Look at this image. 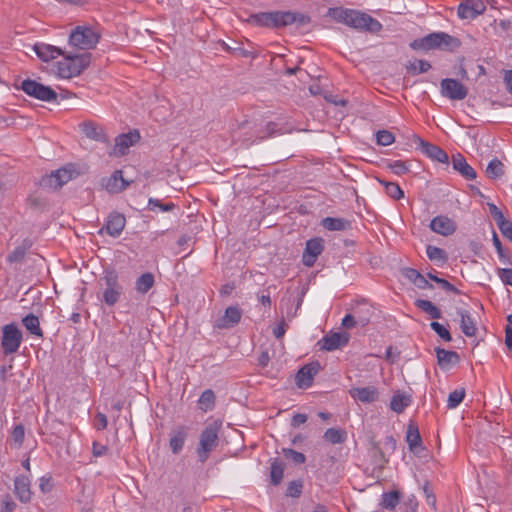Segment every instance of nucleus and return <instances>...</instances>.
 Returning <instances> with one entry per match:
<instances>
[{"instance_id":"bb28decb","label":"nucleus","mask_w":512,"mask_h":512,"mask_svg":"<svg viewBox=\"0 0 512 512\" xmlns=\"http://www.w3.org/2000/svg\"><path fill=\"white\" fill-rule=\"evenodd\" d=\"M457 315L460 317V328L467 337H474L477 333V327L470 312L465 309H457Z\"/></svg>"},{"instance_id":"f257e3e1","label":"nucleus","mask_w":512,"mask_h":512,"mask_svg":"<svg viewBox=\"0 0 512 512\" xmlns=\"http://www.w3.org/2000/svg\"><path fill=\"white\" fill-rule=\"evenodd\" d=\"M328 16L338 23H343L357 30L375 33L382 29V25L377 19L358 10L342 7L330 8L328 10Z\"/></svg>"},{"instance_id":"4c0bfd02","label":"nucleus","mask_w":512,"mask_h":512,"mask_svg":"<svg viewBox=\"0 0 512 512\" xmlns=\"http://www.w3.org/2000/svg\"><path fill=\"white\" fill-rule=\"evenodd\" d=\"M415 306L429 314L433 319H440L442 317L440 309L429 300L417 299L415 301Z\"/></svg>"},{"instance_id":"a19ab883","label":"nucleus","mask_w":512,"mask_h":512,"mask_svg":"<svg viewBox=\"0 0 512 512\" xmlns=\"http://www.w3.org/2000/svg\"><path fill=\"white\" fill-rule=\"evenodd\" d=\"M199 408L204 411L208 412L211 411L215 406V394L213 390L207 389L203 391L201 394L199 400H198Z\"/></svg>"},{"instance_id":"dca6fc26","label":"nucleus","mask_w":512,"mask_h":512,"mask_svg":"<svg viewBox=\"0 0 512 512\" xmlns=\"http://www.w3.org/2000/svg\"><path fill=\"white\" fill-rule=\"evenodd\" d=\"M429 227L437 234L450 236L456 231L457 224L448 216L438 215L431 220Z\"/></svg>"},{"instance_id":"4468645a","label":"nucleus","mask_w":512,"mask_h":512,"mask_svg":"<svg viewBox=\"0 0 512 512\" xmlns=\"http://www.w3.org/2000/svg\"><path fill=\"white\" fill-rule=\"evenodd\" d=\"M324 241L322 238H312L306 242V247L302 255V262L307 267H312L318 256L324 249Z\"/></svg>"},{"instance_id":"603ef678","label":"nucleus","mask_w":512,"mask_h":512,"mask_svg":"<svg viewBox=\"0 0 512 512\" xmlns=\"http://www.w3.org/2000/svg\"><path fill=\"white\" fill-rule=\"evenodd\" d=\"M303 482L301 480H293L289 482L286 490V495L293 498H298L302 493Z\"/></svg>"},{"instance_id":"f704fd0d","label":"nucleus","mask_w":512,"mask_h":512,"mask_svg":"<svg viewBox=\"0 0 512 512\" xmlns=\"http://www.w3.org/2000/svg\"><path fill=\"white\" fill-rule=\"evenodd\" d=\"M154 283V275L151 272H146L136 279L135 289L140 294H146L154 286Z\"/></svg>"},{"instance_id":"9b49d317","label":"nucleus","mask_w":512,"mask_h":512,"mask_svg":"<svg viewBox=\"0 0 512 512\" xmlns=\"http://www.w3.org/2000/svg\"><path fill=\"white\" fill-rule=\"evenodd\" d=\"M413 141L421 149L422 153L430 159L439 163H448V154L439 146L429 143L417 135H413Z\"/></svg>"},{"instance_id":"6e6552de","label":"nucleus","mask_w":512,"mask_h":512,"mask_svg":"<svg viewBox=\"0 0 512 512\" xmlns=\"http://www.w3.org/2000/svg\"><path fill=\"white\" fill-rule=\"evenodd\" d=\"M100 35L90 27L77 26L69 36V44L81 50H89L99 42Z\"/></svg>"},{"instance_id":"5fc2aeb1","label":"nucleus","mask_w":512,"mask_h":512,"mask_svg":"<svg viewBox=\"0 0 512 512\" xmlns=\"http://www.w3.org/2000/svg\"><path fill=\"white\" fill-rule=\"evenodd\" d=\"M427 276L434 282L438 283L439 285H441V287L446 290V291H449V292H453V293H456V294H459L460 291L453 285L451 284L450 282H448L447 280L443 279V278H439L437 277L436 275L432 274V273H428Z\"/></svg>"},{"instance_id":"5701e85b","label":"nucleus","mask_w":512,"mask_h":512,"mask_svg":"<svg viewBox=\"0 0 512 512\" xmlns=\"http://www.w3.org/2000/svg\"><path fill=\"white\" fill-rule=\"evenodd\" d=\"M30 486L31 482L28 476H17L14 480V492L22 503H28L31 500Z\"/></svg>"},{"instance_id":"473e14b6","label":"nucleus","mask_w":512,"mask_h":512,"mask_svg":"<svg viewBox=\"0 0 512 512\" xmlns=\"http://www.w3.org/2000/svg\"><path fill=\"white\" fill-rule=\"evenodd\" d=\"M22 324L31 335L37 336L39 338L43 337V331L40 327L39 319L33 313L26 315L22 319Z\"/></svg>"},{"instance_id":"20e7f679","label":"nucleus","mask_w":512,"mask_h":512,"mask_svg":"<svg viewBox=\"0 0 512 512\" xmlns=\"http://www.w3.org/2000/svg\"><path fill=\"white\" fill-rule=\"evenodd\" d=\"M64 58L56 63V74L61 78H72L81 74V72L90 64L91 54L65 53Z\"/></svg>"},{"instance_id":"f03ea898","label":"nucleus","mask_w":512,"mask_h":512,"mask_svg":"<svg viewBox=\"0 0 512 512\" xmlns=\"http://www.w3.org/2000/svg\"><path fill=\"white\" fill-rule=\"evenodd\" d=\"M248 21L261 27L279 28L298 23L306 25L310 22L309 16L291 11H273L252 14Z\"/></svg>"},{"instance_id":"0eeeda50","label":"nucleus","mask_w":512,"mask_h":512,"mask_svg":"<svg viewBox=\"0 0 512 512\" xmlns=\"http://www.w3.org/2000/svg\"><path fill=\"white\" fill-rule=\"evenodd\" d=\"M79 174L80 172L76 165L67 164L64 167L51 172L49 175L42 177L40 185L44 189L58 190L64 184L79 176Z\"/></svg>"},{"instance_id":"423d86ee","label":"nucleus","mask_w":512,"mask_h":512,"mask_svg":"<svg viewBox=\"0 0 512 512\" xmlns=\"http://www.w3.org/2000/svg\"><path fill=\"white\" fill-rule=\"evenodd\" d=\"M100 284L104 285L102 301L108 306H114L123 294V286L119 282V276L115 269L106 268Z\"/></svg>"},{"instance_id":"a211bd4d","label":"nucleus","mask_w":512,"mask_h":512,"mask_svg":"<svg viewBox=\"0 0 512 512\" xmlns=\"http://www.w3.org/2000/svg\"><path fill=\"white\" fill-rule=\"evenodd\" d=\"M486 7L482 1L466 0L458 6V16L461 19H474L485 11Z\"/></svg>"},{"instance_id":"8fccbe9b","label":"nucleus","mask_w":512,"mask_h":512,"mask_svg":"<svg viewBox=\"0 0 512 512\" xmlns=\"http://www.w3.org/2000/svg\"><path fill=\"white\" fill-rule=\"evenodd\" d=\"M376 141L378 145L388 146L395 141V137L393 133L388 130H379L376 133Z\"/></svg>"},{"instance_id":"aec40b11","label":"nucleus","mask_w":512,"mask_h":512,"mask_svg":"<svg viewBox=\"0 0 512 512\" xmlns=\"http://www.w3.org/2000/svg\"><path fill=\"white\" fill-rule=\"evenodd\" d=\"M102 185L109 193H120L129 186V182L123 178L121 170H115L109 177L103 178Z\"/></svg>"},{"instance_id":"69168bd1","label":"nucleus","mask_w":512,"mask_h":512,"mask_svg":"<svg viewBox=\"0 0 512 512\" xmlns=\"http://www.w3.org/2000/svg\"><path fill=\"white\" fill-rule=\"evenodd\" d=\"M286 332V323L284 322V320H282L279 324H277L274 329H273V335L277 338V339H280L284 336Z\"/></svg>"},{"instance_id":"4be33fe9","label":"nucleus","mask_w":512,"mask_h":512,"mask_svg":"<svg viewBox=\"0 0 512 512\" xmlns=\"http://www.w3.org/2000/svg\"><path fill=\"white\" fill-rule=\"evenodd\" d=\"M349 394L362 403H373L379 398V391L374 386L354 387L349 390Z\"/></svg>"},{"instance_id":"79ce46f5","label":"nucleus","mask_w":512,"mask_h":512,"mask_svg":"<svg viewBox=\"0 0 512 512\" xmlns=\"http://www.w3.org/2000/svg\"><path fill=\"white\" fill-rule=\"evenodd\" d=\"M486 174L490 179H497L504 175V165L497 159H492L486 167Z\"/></svg>"},{"instance_id":"49530a36","label":"nucleus","mask_w":512,"mask_h":512,"mask_svg":"<svg viewBox=\"0 0 512 512\" xmlns=\"http://www.w3.org/2000/svg\"><path fill=\"white\" fill-rule=\"evenodd\" d=\"M465 397V389L460 388L452 391L447 400V407L449 409L456 408L464 399Z\"/></svg>"},{"instance_id":"c9c22d12","label":"nucleus","mask_w":512,"mask_h":512,"mask_svg":"<svg viewBox=\"0 0 512 512\" xmlns=\"http://www.w3.org/2000/svg\"><path fill=\"white\" fill-rule=\"evenodd\" d=\"M406 441L408 443L409 449L413 452L418 447L421 446L422 440H421V436H420L418 427L413 423H410L407 427Z\"/></svg>"},{"instance_id":"f3484780","label":"nucleus","mask_w":512,"mask_h":512,"mask_svg":"<svg viewBox=\"0 0 512 512\" xmlns=\"http://www.w3.org/2000/svg\"><path fill=\"white\" fill-rule=\"evenodd\" d=\"M139 139L140 134L137 130L118 135L115 138L114 155L123 156L127 154L128 149L137 143Z\"/></svg>"},{"instance_id":"680f3d73","label":"nucleus","mask_w":512,"mask_h":512,"mask_svg":"<svg viewBox=\"0 0 512 512\" xmlns=\"http://www.w3.org/2000/svg\"><path fill=\"white\" fill-rule=\"evenodd\" d=\"M356 325H359L357 318L354 317V314L351 312L347 314L342 320V326L346 329H352Z\"/></svg>"},{"instance_id":"2eb2a0df","label":"nucleus","mask_w":512,"mask_h":512,"mask_svg":"<svg viewBox=\"0 0 512 512\" xmlns=\"http://www.w3.org/2000/svg\"><path fill=\"white\" fill-rule=\"evenodd\" d=\"M349 335L343 332H334L324 336L318 341L321 350L334 351L345 346L349 342Z\"/></svg>"},{"instance_id":"c03bdc74","label":"nucleus","mask_w":512,"mask_h":512,"mask_svg":"<svg viewBox=\"0 0 512 512\" xmlns=\"http://www.w3.org/2000/svg\"><path fill=\"white\" fill-rule=\"evenodd\" d=\"M379 182L384 186L386 194L392 199L399 200L404 197V192L397 183L385 180H379Z\"/></svg>"},{"instance_id":"c85d7f7f","label":"nucleus","mask_w":512,"mask_h":512,"mask_svg":"<svg viewBox=\"0 0 512 512\" xmlns=\"http://www.w3.org/2000/svg\"><path fill=\"white\" fill-rule=\"evenodd\" d=\"M435 352L438 364L442 369H447L459 361V355L457 352L448 351L439 347L435 348Z\"/></svg>"},{"instance_id":"7ed1b4c3","label":"nucleus","mask_w":512,"mask_h":512,"mask_svg":"<svg viewBox=\"0 0 512 512\" xmlns=\"http://www.w3.org/2000/svg\"><path fill=\"white\" fill-rule=\"evenodd\" d=\"M460 41L445 32H433L422 38L413 40L410 47L413 50H450L453 51L460 47Z\"/></svg>"},{"instance_id":"e2e57ef3","label":"nucleus","mask_w":512,"mask_h":512,"mask_svg":"<svg viewBox=\"0 0 512 512\" xmlns=\"http://www.w3.org/2000/svg\"><path fill=\"white\" fill-rule=\"evenodd\" d=\"M488 208L496 223H499L503 218H505L501 210L494 203H488Z\"/></svg>"},{"instance_id":"338daca9","label":"nucleus","mask_w":512,"mask_h":512,"mask_svg":"<svg viewBox=\"0 0 512 512\" xmlns=\"http://www.w3.org/2000/svg\"><path fill=\"white\" fill-rule=\"evenodd\" d=\"M406 512H416L418 507V502L415 497H410L406 502Z\"/></svg>"},{"instance_id":"f8f14e48","label":"nucleus","mask_w":512,"mask_h":512,"mask_svg":"<svg viewBox=\"0 0 512 512\" xmlns=\"http://www.w3.org/2000/svg\"><path fill=\"white\" fill-rule=\"evenodd\" d=\"M440 86L441 94L451 100H463L468 95L467 88L456 79H443Z\"/></svg>"},{"instance_id":"37998d69","label":"nucleus","mask_w":512,"mask_h":512,"mask_svg":"<svg viewBox=\"0 0 512 512\" xmlns=\"http://www.w3.org/2000/svg\"><path fill=\"white\" fill-rule=\"evenodd\" d=\"M400 501L399 491H390L382 494L381 506L384 509H394Z\"/></svg>"},{"instance_id":"0e129e2a","label":"nucleus","mask_w":512,"mask_h":512,"mask_svg":"<svg viewBox=\"0 0 512 512\" xmlns=\"http://www.w3.org/2000/svg\"><path fill=\"white\" fill-rule=\"evenodd\" d=\"M384 447L390 453H393L397 447L396 439L392 435L386 436L384 440Z\"/></svg>"},{"instance_id":"6e6d98bb","label":"nucleus","mask_w":512,"mask_h":512,"mask_svg":"<svg viewBox=\"0 0 512 512\" xmlns=\"http://www.w3.org/2000/svg\"><path fill=\"white\" fill-rule=\"evenodd\" d=\"M155 208H159L160 210H162L164 212H168L174 208V204L173 203L163 204L158 199L150 198L148 201V209L153 211Z\"/></svg>"},{"instance_id":"774afa93","label":"nucleus","mask_w":512,"mask_h":512,"mask_svg":"<svg viewBox=\"0 0 512 512\" xmlns=\"http://www.w3.org/2000/svg\"><path fill=\"white\" fill-rule=\"evenodd\" d=\"M505 344L512 351V327L508 324L505 329Z\"/></svg>"},{"instance_id":"e433bc0d","label":"nucleus","mask_w":512,"mask_h":512,"mask_svg":"<svg viewBox=\"0 0 512 512\" xmlns=\"http://www.w3.org/2000/svg\"><path fill=\"white\" fill-rule=\"evenodd\" d=\"M31 243L29 240H24L23 243L17 246L8 256L7 261L11 264L20 263L25 258L27 251L29 250Z\"/></svg>"},{"instance_id":"13d9d810","label":"nucleus","mask_w":512,"mask_h":512,"mask_svg":"<svg viewBox=\"0 0 512 512\" xmlns=\"http://www.w3.org/2000/svg\"><path fill=\"white\" fill-rule=\"evenodd\" d=\"M498 276L504 284L512 286V269L500 268L498 269Z\"/></svg>"},{"instance_id":"c756f323","label":"nucleus","mask_w":512,"mask_h":512,"mask_svg":"<svg viewBox=\"0 0 512 512\" xmlns=\"http://www.w3.org/2000/svg\"><path fill=\"white\" fill-rule=\"evenodd\" d=\"M321 225L329 231H345L351 228V222L344 218L326 217Z\"/></svg>"},{"instance_id":"393cba45","label":"nucleus","mask_w":512,"mask_h":512,"mask_svg":"<svg viewBox=\"0 0 512 512\" xmlns=\"http://www.w3.org/2000/svg\"><path fill=\"white\" fill-rule=\"evenodd\" d=\"M351 311L354 317L357 318L359 325L363 327L370 322L373 308L367 301L362 300L356 302L355 305L351 307Z\"/></svg>"},{"instance_id":"09e8293b","label":"nucleus","mask_w":512,"mask_h":512,"mask_svg":"<svg viewBox=\"0 0 512 512\" xmlns=\"http://www.w3.org/2000/svg\"><path fill=\"white\" fill-rule=\"evenodd\" d=\"M282 453L287 459L292 460L294 464H303L306 461V457L303 453L291 448H283Z\"/></svg>"},{"instance_id":"58836bf2","label":"nucleus","mask_w":512,"mask_h":512,"mask_svg":"<svg viewBox=\"0 0 512 512\" xmlns=\"http://www.w3.org/2000/svg\"><path fill=\"white\" fill-rule=\"evenodd\" d=\"M426 254L429 260L437 263V264H444L448 260L447 253L444 249L433 246V245H427L426 247Z\"/></svg>"},{"instance_id":"864d4df0","label":"nucleus","mask_w":512,"mask_h":512,"mask_svg":"<svg viewBox=\"0 0 512 512\" xmlns=\"http://www.w3.org/2000/svg\"><path fill=\"white\" fill-rule=\"evenodd\" d=\"M24 437V426L22 424L16 425L11 433V440L16 444L17 448L23 444Z\"/></svg>"},{"instance_id":"72a5a7b5","label":"nucleus","mask_w":512,"mask_h":512,"mask_svg":"<svg viewBox=\"0 0 512 512\" xmlns=\"http://www.w3.org/2000/svg\"><path fill=\"white\" fill-rule=\"evenodd\" d=\"M284 467V463L278 458H274L271 461L270 480L272 485L277 486L281 483L284 475Z\"/></svg>"},{"instance_id":"a878e982","label":"nucleus","mask_w":512,"mask_h":512,"mask_svg":"<svg viewBox=\"0 0 512 512\" xmlns=\"http://www.w3.org/2000/svg\"><path fill=\"white\" fill-rule=\"evenodd\" d=\"M33 50L35 51L36 55L44 62H48L60 55H64V51L61 48L45 43H36L33 46Z\"/></svg>"},{"instance_id":"39448f33","label":"nucleus","mask_w":512,"mask_h":512,"mask_svg":"<svg viewBox=\"0 0 512 512\" xmlns=\"http://www.w3.org/2000/svg\"><path fill=\"white\" fill-rule=\"evenodd\" d=\"M221 427L222 422L220 420H213L201 431L196 450L201 463H204L208 459L210 453L218 446Z\"/></svg>"},{"instance_id":"7c9ffc66","label":"nucleus","mask_w":512,"mask_h":512,"mask_svg":"<svg viewBox=\"0 0 512 512\" xmlns=\"http://www.w3.org/2000/svg\"><path fill=\"white\" fill-rule=\"evenodd\" d=\"M186 438L187 431L185 427L181 426L174 430L169 442L170 448L174 454H178L182 450Z\"/></svg>"},{"instance_id":"2f4dec72","label":"nucleus","mask_w":512,"mask_h":512,"mask_svg":"<svg viewBox=\"0 0 512 512\" xmlns=\"http://www.w3.org/2000/svg\"><path fill=\"white\" fill-rule=\"evenodd\" d=\"M411 397L406 393L396 392L390 401V409L396 413H402L410 405Z\"/></svg>"},{"instance_id":"052dcab7","label":"nucleus","mask_w":512,"mask_h":512,"mask_svg":"<svg viewBox=\"0 0 512 512\" xmlns=\"http://www.w3.org/2000/svg\"><path fill=\"white\" fill-rule=\"evenodd\" d=\"M275 134H277V131H276V124H275V123H273V122H268V123L266 124L265 132H260V131H259V132L257 133V137H258L259 139H265V138H267V137H269V136H273V135H275Z\"/></svg>"},{"instance_id":"9d476101","label":"nucleus","mask_w":512,"mask_h":512,"mask_svg":"<svg viewBox=\"0 0 512 512\" xmlns=\"http://www.w3.org/2000/svg\"><path fill=\"white\" fill-rule=\"evenodd\" d=\"M22 342V332L16 324L10 323L2 329L1 346L5 355L18 351Z\"/></svg>"},{"instance_id":"a18cd8bd","label":"nucleus","mask_w":512,"mask_h":512,"mask_svg":"<svg viewBox=\"0 0 512 512\" xmlns=\"http://www.w3.org/2000/svg\"><path fill=\"white\" fill-rule=\"evenodd\" d=\"M386 167L398 176L407 174L410 171L408 163L401 160H389L386 163Z\"/></svg>"},{"instance_id":"b1692460","label":"nucleus","mask_w":512,"mask_h":512,"mask_svg":"<svg viewBox=\"0 0 512 512\" xmlns=\"http://www.w3.org/2000/svg\"><path fill=\"white\" fill-rule=\"evenodd\" d=\"M126 224L125 217L120 213H111L106 221L104 229L106 233L112 237H117L121 234Z\"/></svg>"},{"instance_id":"ddd939ff","label":"nucleus","mask_w":512,"mask_h":512,"mask_svg":"<svg viewBox=\"0 0 512 512\" xmlns=\"http://www.w3.org/2000/svg\"><path fill=\"white\" fill-rule=\"evenodd\" d=\"M319 370V362H311L300 368L295 376L297 387L300 389L309 388L312 385L313 379L318 374Z\"/></svg>"},{"instance_id":"ea45409f","label":"nucleus","mask_w":512,"mask_h":512,"mask_svg":"<svg viewBox=\"0 0 512 512\" xmlns=\"http://www.w3.org/2000/svg\"><path fill=\"white\" fill-rule=\"evenodd\" d=\"M323 438L331 444H341L346 441L347 433L342 429L328 428L325 431Z\"/></svg>"},{"instance_id":"3c124183","label":"nucleus","mask_w":512,"mask_h":512,"mask_svg":"<svg viewBox=\"0 0 512 512\" xmlns=\"http://www.w3.org/2000/svg\"><path fill=\"white\" fill-rule=\"evenodd\" d=\"M431 329L444 341L450 342L452 340L449 330L439 322L433 321L430 323Z\"/></svg>"},{"instance_id":"1a4fd4ad","label":"nucleus","mask_w":512,"mask_h":512,"mask_svg":"<svg viewBox=\"0 0 512 512\" xmlns=\"http://www.w3.org/2000/svg\"><path fill=\"white\" fill-rule=\"evenodd\" d=\"M20 89L28 96L35 99L52 102L57 99V93L50 88L35 80L25 79L21 82Z\"/></svg>"},{"instance_id":"bf43d9fd","label":"nucleus","mask_w":512,"mask_h":512,"mask_svg":"<svg viewBox=\"0 0 512 512\" xmlns=\"http://www.w3.org/2000/svg\"><path fill=\"white\" fill-rule=\"evenodd\" d=\"M16 508V504L10 495H5L2 499V506L0 512H13Z\"/></svg>"},{"instance_id":"412c9836","label":"nucleus","mask_w":512,"mask_h":512,"mask_svg":"<svg viewBox=\"0 0 512 512\" xmlns=\"http://www.w3.org/2000/svg\"><path fill=\"white\" fill-rule=\"evenodd\" d=\"M80 129L82 133L89 139H92L94 141L102 142V143H108L109 139L105 133V130L100 125L92 122V121H85L80 124Z\"/></svg>"},{"instance_id":"4d7b16f0","label":"nucleus","mask_w":512,"mask_h":512,"mask_svg":"<svg viewBox=\"0 0 512 512\" xmlns=\"http://www.w3.org/2000/svg\"><path fill=\"white\" fill-rule=\"evenodd\" d=\"M497 226L501 233L510 241H512V222L506 218H503L499 223H497Z\"/></svg>"},{"instance_id":"cd10ccee","label":"nucleus","mask_w":512,"mask_h":512,"mask_svg":"<svg viewBox=\"0 0 512 512\" xmlns=\"http://www.w3.org/2000/svg\"><path fill=\"white\" fill-rule=\"evenodd\" d=\"M452 164L454 170L459 172L462 177H464L467 180H474L477 176L476 171L472 166H470L466 159L461 155L457 154L454 155L452 158Z\"/></svg>"},{"instance_id":"de8ad7c7","label":"nucleus","mask_w":512,"mask_h":512,"mask_svg":"<svg viewBox=\"0 0 512 512\" xmlns=\"http://www.w3.org/2000/svg\"><path fill=\"white\" fill-rule=\"evenodd\" d=\"M431 68V64L426 60H415L407 66L409 72L413 74L425 73Z\"/></svg>"},{"instance_id":"6ab92c4d","label":"nucleus","mask_w":512,"mask_h":512,"mask_svg":"<svg viewBox=\"0 0 512 512\" xmlns=\"http://www.w3.org/2000/svg\"><path fill=\"white\" fill-rule=\"evenodd\" d=\"M242 317V311L237 306H229L225 310V314L219 318L214 327L218 329H230L237 325Z\"/></svg>"}]
</instances>
